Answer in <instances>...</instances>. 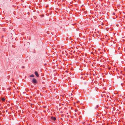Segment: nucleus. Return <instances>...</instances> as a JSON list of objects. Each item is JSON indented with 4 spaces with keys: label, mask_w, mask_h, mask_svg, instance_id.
Wrapping results in <instances>:
<instances>
[{
    "label": "nucleus",
    "mask_w": 125,
    "mask_h": 125,
    "mask_svg": "<svg viewBox=\"0 0 125 125\" xmlns=\"http://www.w3.org/2000/svg\"><path fill=\"white\" fill-rule=\"evenodd\" d=\"M4 37V36H2V37Z\"/></svg>",
    "instance_id": "9b49d317"
},
{
    "label": "nucleus",
    "mask_w": 125,
    "mask_h": 125,
    "mask_svg": "<svg viewBox=\"0 0 125 125\" xmlns=\"http://www.w3.org/2000/svg\"><path fill=\"white\" fill-rule=\"evenodd\" d=\"M113 14V15H115V13H114Z\"/></svg>",
    "instance_id": "6e6552de"
},
{
    "label": "nucleus",
    "mask_w": 125,
    "mask_h": 125,
    "mask_svg": "<svg viewBox=\"0 0 125 125\" xmlns=\"http://www.w3.org/2000/svg\"><path fill=\"white\" fill-rule=\"evenodd\" d=\"M51 118L52 120L54 121L56 119V118L55 117H51Z\"/></svg>",
    "instance_id": "7ed1b4c3"
},
{
    "label": "nucleus",
    "mask_w": 125,
    "mask_h": 125,
    "mask_svg": "<svg viewBox=\"0 0 125 125\" xmlns=\"http://www.w3.org/2000/svg\"><path fill=\"white\" fill-rule=\"evenodd\" d=\"M40 16L42 17H43L44 16V15H41Z\"/></svg>",
    "instance_id": "423d86ee"
},
{
    "label": "nucleus",
    "mask_w": 125,
    "mask_h": 125,
    "mask_svg": "<svg viewBox=\"0 0 125 125\" xmlns=\"http://www.w3.org/2000/svg\"><path fill=\"white\" fill-rule=\"evenodd\" d=\"M79 102V101H77L76 102V103H78Z\"/></svg>",
    "instance_id": "0eeeda50"
},
{
    "label": "nucleus",
    "mask_w": 125,
    "mask_h": 125,
    "mask_svg": "<svg viewBox=\"0 0 125 125\" xmlns=\"http://www.w3.org/2000/svg\"><path fill=\"white\" fill-rule=\"evenodd\" d=\"M1 99L3 101H4L5 100V98L3 97Z\"/></svg>",
    "instance_id": "20e7f679"
},
{
    "label": "nucleus",
    "mask_w": 125,
    "mask_h": 125,
    "mask_svg": "<svg viewBox=\"0 0 125 125\" xmlns=\"http://www.w3.org/2000/svg\"><path fill=\"white\" fill-rule=\"evenodd\" d=\"M37 82L36 80L35 79L33 78L32 81V83L33 84H35Z\"/></svg>",
    "instance_id": "f257e3e1"
},
{
    "label": "nucleus",
    "mask_w": 125,
    "mask_h": 125,
    "mask_svg": "<svg viewBox=\"0 0 125 125\" xmlns=\"http://www.w3.org/2000/svg\"><path fill=\"white\" fill-rule=\"evenodd\" d=\"M13 87H14V88H15V86H14H14H13Z\"/></svg>",
    "instance_id": "1a4fd4ad"
},
{
    "label": "nucleus",
    "mask_w": 125,
    "mask_h": 125,
    "mask_svg": "<svg viewBox=\"0 0 125 125\" xmlns=\"http://www.w3.org/2000/svg\"><path fill=\"white\" fill-rule=\"evenodd\" d=\"M35 74L36 75V76L37 77H38L39 76V74L38 73V72H36L35 71Z\"/></svg>",
    "instance_id": "f03ea898"
},
{
    "label": "nucleus",
    "mask_w": 125,
    "mask_h": 125,
    "mask_svg": "<svg viewBox=\"0 0 125 125\" xmlns=\"http://www.w3.org/2000/svg\"><path fill=\"white\" fill-rule=\"evenodd\" d=\"M71 117L72 118L73 117V116H71Z\"/></svg>",
    "instance_id": "9d476101"
},
{
    "label": "nucleus",
    "mask_w": 125,
    "mask_h": 125,
    "mask_svg": "<svg viewBox=\"0 0 125 125\" xmlns=\"http://www.w3.org/2000/svg\"><path fill=\"white\" fill-rule=\"evenodd\" d=\"M120 48V47H119L118 48V49H119V50Z\"/></svg>",
    "instance_id": "f8f14e48"
},
{
    "label": "nucleus",
    "mask_w": 125,
    "mask_h": 125,
    "mask_svg": "<svg viewBox=\"0 0 125 125\" xmlns=\"http://www.w3.org/2000/svg\"><path fill=\"white\" fill-rule=\"evenodd\" d=\"M30 77H34V75L33 74H32L30 75Z\"/></svg>",
    "instance_id": "39448f33"
}]
</instances>
